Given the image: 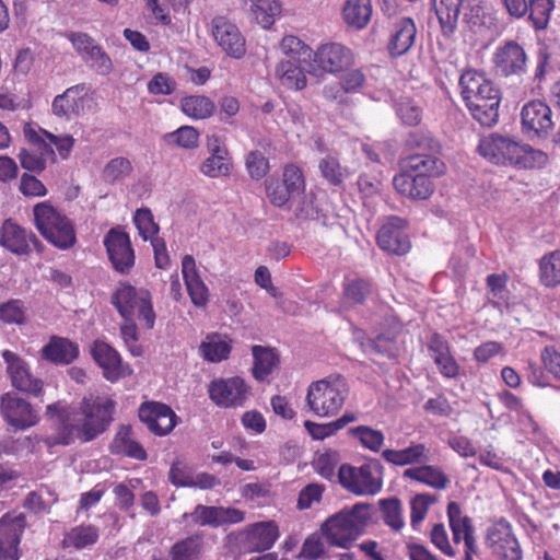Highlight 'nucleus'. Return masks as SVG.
<instances>
[{
	"instance_id": "obj_32",
	"label": "nucleus",
	"mask_w": 560,
	"mask_h": 560,
	"mask_svg": "<svg viewBox=\"0 0 560 560\" xmlns=\"http://www.w3.org/2000/svg\"><path fill=\"white\" fill-rule=\"evenodd\" d=\"M43 358L59 363L70 364L79 355L78 345L67 338L54 336L42 350Z\"/></svg>"
},
{
	"instance_id": "obj_62",
	"label": "nucleus",
	"mask_w": 560,
	"mask_h": 560,
	"mask_svg": "<svg viewBox=\"0 0 560 560\" xmlns=\"http://www.w3.org/2000/svg\"><path fill=\"white\" fill-rule=\"evenodd\" d=\"M324 491V487L317 483H310L305 488H303L299 493L298 499V509L306 510L312 506L314 502H319L322 499V494Z\"/></svg>"
},
{
	"instance_id": "obj_6",
	"label": "nucleus",
	"mask_w": 560,
	"mask_h": 560,
	"mask_svg": "<svg viewBox=\"0 0 560 560\" xmlns=\"http://www.w3.org/2000/svg\"><path fill=\"white\" fill-rule=\"evenodd\" d=\"M371 505L357 503L351 509H343L330 516L323 525L322 533L327 542L332 546L349 548L370 520Z\"/></svg>"
},
{
	"instance_id": "obj_43",
	"label": "nucleus",
	"mask_w": 560,
	"mask_h": 560,
	"mask_svg": "<svg viewBox=\"0 0 560 560\" xmlns=\"http://www.w3.org/2000/svg\"><path fill=\"white\" fill-rule=\"evenodd\" d=\"M180 107L185 115L195 119L208 118L214 112L213 102L201 95L184 97L180 102Z\"/></svg>"
},
{
	"instance_id": "obj_22",
	"label": "nucleus",
	"mask_w": 560,
	"mask_h": 560,
	"mask_svg": "<svg viewBox=\"0 0 560 560\" xmlns=\"http://www.w3.org/2000/svg\"><path fill=\"white\" fill-rule=\"evenodd\" d=\"M91 354L103 369L104 377L112 383L129 375L131 372L128 366L122 364L119 353L104 341H94Z\"/></svg>"
},
{
	"instance_id": "obj_30",
	"label": "nucleus",
	"mask_w": 560,
	"mask_h": 560,
	"mask_svg": "<svg viewBox=\"0 0 560 560\" xmlns=\"http://www.w3.org/2000/svg\"><path fill=\"white\" fill-rule=\"evenodd\" d=\"M208 148L210 156L201 164V173L212 178L228 175L230 173L228 150L220 144L217 137L209 139Z\"/></svg>"
},
{
	"instance_id": "obj_64",
	"label": "nucleus",
	"mask_w": 560,
	"mask_h": 560,
	"mask_svg": "<svg viewBox=\"0 0 560 560\" xmlns=\"http://www.w3.org/2000/svg\"><path fill=\"white\" fill-rule=\"evenodd\" d=\"M545 368L556 378H560V353L551 346L545 347L540 354Z\"/></svg>"
},
{
	"instance_id": "obj_3",
	"label": "nucleus",
	"mask_w": 560,
	"mask_h": 560,
	"mask_svg": "<svg viewBox=\"0 0 560 560\" xmlns=\"http://www.w3.org/2000/svg\"><path fill=\"white\" fill-rule=\"evenodd\" d=\"M460 95L474 119L492 127L499 119L500 90L483 73L467 70L459 78Z\"/></svg>"
},
{
	"instance_id": "obj_4",
	"label": "nucleus",
	"mask_w": 560,
	"mask_h": 560,
	"mask_svg": "<svg viewBox=\"0 0 560 560\" xmlns=\"http://www.w3.org/2000/svg\"><path fill=\"white\" fill-rule=\"evenodd\" d=\"M445 165L436 156L430 154H411L402 166L401 173L393 179L395 189L412 200H425L434 191L432 176L444 173Z\"/></svg>"
},
{
	"instance_id": "obj_38",
	"label": "nucleus",
	"mask_w": 560,
	"mask_h": 560,
	"mask_svg": "<svg viewBox=\"0 0 560 560\" xmlns=\"http://www.w3.org/2000/svg\"><path fill=\"white\" fill-rule=\"evenodd\" d=\"M244 4L247 7L253 19L264 28H269L275 23V18L281 11L278 0H244Z\"/></svg>"
},
{
	"instance_id": "obj_20",
	"label": "nucleus",
	"mask_w": 560,
	"mask_h": 560,
	"mask_svg": "<svg viewBox=\"0 0 560 560\" xmlns=\"http://www.w3.org/2000/svg\"><path fill=\"white\" fill-rule=\"evenodd\" d=\"M352 62V51L340 43L323 44L314 52V63L328 73L340 72Z\"/></svg>"
},
{
	"instance_id": "obj_21",
	"label": "nucleus",
	"mask_w": 560,
	"mask_h": 560,
	"mask_svg": "<svg viewBox=\"0 0 560 560\" xmlns=\"http://www.w3.org/2000/svg\"><path fill=\"white\" fill-rule=\"evenodd\" d=\"M1 412L5 421L16 429H26L37 422L31 404L15 394L7 393L1 397Z\"/></svg>"
},
{
	"instance_id": "obj_51",
	"label": "nucleus",
	"mask_w": 560,
	"mask_h": 560,
	"mask_svg": "<svg viewBox=\"0 0 560 560\" xmlns=\"http://www.w3.org/2000/svg\"><path fill=\"white\" fill-rule=\"evenodd\" d=\"M0 320L5 325H23L26 322L24 302L12 299L0 304Z\"/></svg>"
},
{
	"instance_id": "obj_34",
	"label": "nucleus",
	"mask_w": 560,
	"mask_h": 560,
	"mask_svg": "<svg viewBox=\"0 0 560 560\" xmlns=\"http://www.w3.org/2000/svg\"><path fill=\"white\" fill-rule=\"evenodd\" d=\"M464 0H433V7L444 36H452L457 27Z\"/></svg>"
},
{
	"instance_id": "obj_29",
	"label": "nucleus",
	"mask_w": 560,
	"mask_h": 560,
	"mask_svg": "<svg viewBox=\"0 0 560 560\" xmlns=\"http://www.w3.org/2000/svg\"><path fill=\"white\" fill-rule=\"evenodd\" d=\"M149 295L148 291H137L135 287L121 283L112 295V303L126 320L132 318L136 308Z\"/></svg>"
},
{
	"instance_id": "obj_11",
	"label": "nucleus",
	"mask_w": 560,
	"mask_h": 560,
	"mask_svg": "<svg viewBox=\"0 0 560 560\" xmlns=\"http://www.w3.org/2000/svg\"><path fill=\"white\" fill-rule=\"evenodd\" d=\"M103 244L113 268L122 275L129 273L136 259L129 235L120 226L112 228L105 234Z\"/></svg>"
},
{
	"instance_id": "obj_42",
	"label": "nucleus",
	"mask_w": 560,
	"mask_h": 560,
	"mask_svg": "<svg viewBox=\"0 0 560 560\" xmlns=\"http://www.w3.org/2000/svg\"><path fill=\"white\" fill-rule=\"evenodd\" d=\"M405 144L409 150L417 151L415 154H430L436 156L435 154L440 151V143L425 130L409 132Z\"/></svg>"
},
{
	"instance_id": "obj_37",
	"label": "nucleus",
	"mask_w": 560,
	"mask_h": 560,
	"mask_svg": "<svg viewBox=\"0 0 560 560\" xmlns=\"http://www.w3.org/2000/svg\"><path fill=\"white\" fill-rule=\"evenodd\" d=\"M342 16L345 22L357 30L364 28L372 16L371 0H347Z\"/></svg>"
},
{
	"instance_id": "obj_47",
	"label": "nucleus",
	"mask_w": 560,
	"mask_h": 560,
	"mask_svg": "<svg viewBox=\"0 0 560 560\" xmlns=\"http://www.w3.org/2000/svg\"><path fill=\"white\" fill-rule=\"evenodd\" d=\"M349 434L358 439L363 447L377 453L385 441L382 431L368 425H358L349 429Z\"/></svg>"
},
{
	"instance_id": "obj_52",
	"label": "nucleus",
	"mask_w": 560,
	"mask_h": 560,
	"mask_svg": "<svg viewBox=\"0 0 560 560\" xmlns=\"http://www.w3.org/2000/svg\"><path fill=\"white\" fill-rule=\"evenodd\" d=\"M98 539V530L92 525L77 526L72 528L66 536L65 542L77 549L85 548L93 545Z\"/></svg>"
},
{
	"instance_id": "obj_63",
	"label": "nucleus",
	"mask_w": 560,
	"mask_h": 560,
	"mask_svg": "<svg viewBox=\"0 0 560 560\" xmlns=\"http://www.w3.org/2000/svg\"><path fill=\"white\" fill-rule=\"evenodd\" d=\"M175 88V81L164 73L155 74L148 84V90L152 94L170 95Z\"/></svg>"
},
{
	"instance_id": "obj_16",
	"label": "nucleus",
	"mask_w": 560,
	"mask_h": 560,
	"mask_svg": "<svg viewBox=\"0 0 560 560\" xmlns=\"http://www.w3.org/2000/svg\"><path fill=\"white\" fill-rule=\"evenodd\" d=\"M521 122L525 133L546 138L553 127L551 108L542 101H530L521 110Z\"/></svg>"
},
{
	"instance_id": "obj_9",
	"label": "nucleus",
	"mask_w": 560,
	"mask_h": 560,
	"mask_svg": "<svg viewBox=\"0 0 560 560\" xmlns=\"http://www.w3.org/2000/svg\"><path fill=\"white\" fill-rule=\"evenodd\" d=\"M35 225L39 233L52 245L68 249L75 244L77 236L71 221L47 202L33 209Z\"/></svg>"
},
{
	"instance_id": "obj_55",
	"label": "nucleus",
	"mask_w": 560,
	"mask_h": 560,
	"mask_svg": "<svg viewBox=\"0 0 560 560\" xmlns=\"http://www.w3.org/2000/svg\"><path fill=\"white\" fill-rule=\"evenodd\" d=\"M447 517L451 529L463 533V537L474 534L475 529L471 518L462 514V509L457 502L453 501L447 504Z\"/></svg>"
},
{
	"instance_id": "obj_13",
	"label": "nucleus",
	"mask_w": 560,
	"mask_h": 560,
	"mask_svg": "<svg viewBox=\"0 0 560 560\" xmlns=\"http://www.w3.org/2000/svg\"><path fill=\"white\" fill-rule=\"evenodd\" d=\"M493 63L500 75L521 78L527 71V54L517 42L506 40L497 48Z\"/></svg>"
},
{
	"instance_id": "obj_35",
	"label": "nucleus",
	"mask_w": 560,
	"mask_h": 560,
	"mask_svg": "<svg viewBox=\"0 0 560 560\" xmlns=\"http://www.w3.org/2000/svg\"><path fill=\"white\" fill-rule=\"evenodd\" d=\"M402 477L438 490L446 489L450 485L448 477L440 468L431 465L408 468L404 471Z\"/></svg>"
},
{
	"instance_id": "obj_58",
	"label": "nucleus",
	"mask_w": 560,
	"mask_h": 560,
	"mask_svg": "<svg viewBox=\"0 0 560 560\" xmlns=\"http://www.w3.org/2000/svg\"><path fill=\"white\" fill-rule=\"evenodd\" d=\"M199 133L197 129L190 126H183L177 130L166 135V139L170 142L177 144L185 149H191L197 147Z\"/></svg>"
},
{
	"instance_id": "obj_2",
	"label": "nucleus",
	"mask_w": 560,
	"mask_h": 560,
	"mask_svg": "<svg viewBox=\"0 0 560 560\" xmlns=\"http://www.w3.org/2000/svg\"><path fill=\"white\" fill-rule=\"evenodd\" d=\"M478 152L494 165L517 168L541 167L548 160L542 151L498 132L482 137L479 140Z\"/></svg>"
},
{
	"instance_id": "obj_57",
	"label": "nucleus",
	"mask_w": 560,
	"mask_h": 560,
	"mask_svg": "<svg viewBox=\"0 0 560 560\" xmlns=\"http://www.w3.org/2000/svg\"><path fill=\"white\" fill-rule=\"evenodd\" d=\"M133 222L144 241L154 238V235L159 232V226L154 223L153 215L149 209H138L135 213Z\"/></svg>"
},
{
	"instance_id": "obj_50",
	"label": "nucleus",
	"mask_w": 560,
	"mask_h": 560,
	"mask_svg": "<svg viewBox=\"0 0 560 560\" xmlns=\"http://www.w3.org/2000/svg\"><path fill=\"white\" fill-rule=\"evenodd\" d=\"M380 506L384 523L394 530H400L405 524L400 500L397 498L383 499L380 501Z\"/></svg>"
},
{
	"instance_id": "obj_12",
	"label": "nucleus",
	"mask_w": 560,
	"mask_h": 560,
	"mask_svg": "<svg viewBox=\"0 0 560 560\" xmlns=\"http://www.w3.org/2000/svg\"><path fill=\"white\" fill-rule=\"evenodd\" d=\"M74 50L85 63L101 75H108L113 70V61L108 54L86 33L73 32L68 35Z\"/></svg>"
},
{
	"instance_id": "obj_7",
	"label": "nucleus",
	"mask_w": 560,
	"mask_h": 560,
	"mask_svg": "<svg viewBox=\"0 0 560 560\" xmlns=\"http://www.w3.org/2000/svg\"><path fill=\"white\" fill-rule=\"evenodd\" d=\"M348 393L349 387L342 376H330L308 386L306 404L316 416L330 417L341 409Z\"/></svg>"
},
{
	"instance_id": "obj_44",
	"label": "nucleus",
	"mask_w": 560,
	"mask_h": 560,
	"mask_svg": "<svg viewBox=\"0 0 560 560\" xmlns=\"http://www.w3.org/2000/svg\"><path fill=\"white\" fill-rule=\"evenodd\" d=\"M540 280L546 287L560 283V250L544 255L539 261Z\"/></svg>"
},
{
	"instance_id": "obj_53",
	"label": "nucleus",
	"mask_w": 560,
	"mask_h": 560,
	"mask_svg": "<svg viewBox=\"0 0 560 560\" xmlns=\"http://www.w3.org/2000/svg\"><path fill=\"white\" fill-rule=\"evenodd\" d=\"M132 172V165L126 158L112 159L104 167L102 177L108 184H115L125 179Z\"/></svg>"
},
{
	"instance_id": "obj_54",
	"label": "nucleus",
	"mask_w": 560,
	"mask_h": 560,
	"mask_svg": "<svg viewBox=\"0 0 560 560\" xmlns=\"http://www.w3.org/2000/svg\"><path fill=\"white\" fill-rule=\"evenodd\" d=\"M506 282L508 276L505 273H492L489 275L486 279L487 287L490 290V294L492 296L490 303L495 308H501L502 304L506 303L508 301L509 290L506 288Z\"/></svg>"
},
{
	"instance_id": "obj_40",
	"label": "nucleus",
	"mask_w": 560,
	"mask_h": 560,
	"mask_svg": "<svg viewBox=\"0 0 560 560\" xmlns=\"http://www.w3.org/2000/svg\"><path fill=\"white\" fill-rule=\"evenodd\" d=\"M276 75L289 89L302 90L306 85V77L296 60H281L277 65Z\"/></svg>"
},
{
	"instance_id": "obj_10",
	"label": "nucleus",
	"mask_w": 560,
	"mask_h": 560,
	"mask_svg": "<svg viewBox=\"0 0 560 560\" xmlns=\"http://www.w3.org/2000/svg\"><path fill=\"white\" fill-rule=\"evenodd\" d=\"M25 139L32 145L31 149H22L18 155L21 166L30 172L40 173L46 168V163L56 161V153L45 138L31 125L23 129Z\"/></svg>"
},
{
	"instance_id": "obj_18",
	"label": "nucleus",
	"mask_w": 560,
	"mask_h": 560,
	"mask_svg": "<svg viewBox=\"0 0 560 560\" xmlns=\"http://www.w3.org/2000/svg\"><path fill=\"white\" fill-rule=\"evenodd\" d=\"M139 419L155 435L168 434L176 425V415L165 404L150 401L143 402L139 408Z\"/></svg>"
},
{
	"instance_id": "obj_23",
	"label": "nucleus",
	"mask_w": 560,
	"mask_h": 560,
	"mask_svg": "<svg viewBox=\"0 0 560 560\" xmlns=\"http://www.w3.org/2000/svg\"><path fill=\"white\" fill-rule=\"evenodd\" d=\"M246 386L241 377L213 381L209 386V396L218 406L234 407L243 404Z\"/></svg>"
},
{
	"instance_id": "obj_27",
	"label": "nucleus",
	"mask_w": 560,
	"mask_h": 560,
	"mask_svg": "<svg viewBox=\"0 0 560 560\" xmlns=\"http://www.w3.org/2000/svg\"><path fill=\"white\" fill-rule=\"evenodd\" d=\"M417 35V27L411 18H400L393 25L388 42V51L393 57L407 54L412 47Z\"/></svg>"
},
{
	"instance_id": "obj_25",
	"label": "nucleus",
	"mask_w": 560,
	"mask_h": 560,
	"mask_svg": "<svg viewBox=\"0 0 560 560\" xmlns=\"http://www.w3.org/2000/svg\"><path fill=\"white\" fill-rule=\"evenodd\" d=\"M2 357L8 365L7 369L13 387L38 396L43 389V382L31 375L24 361L9 350L3 351Z\"/></svg>"
},
{
	"instance_id": "obj_59",
	"label": "nucleus",
	"mask_w": 560,
	"mask_h": 560,
	"mask_svg": "<svg viewBox=\"0 0 560 560\" xmlns=\"http://www.w3.org/2000/svg\"><path fill=\"white\" fill-rule=\"evenodd\" d=\"M246 168L253 179H261L269 172L268 159L260 151H252L246 156Z\"/></svg>"
},
{
	"instance_id": "obj_24",
	"label": "nucleus",
	"mask_w": 560,
	"mask_h": 560,
	"mask_svg": "<svg viewBox=\"0 0 560 560\" xmlns=\"http://www.w3.org/2000/svg\"><path fill=\"white\" fill-rule=\"evenodd\" d=\"M212 33L218 45L231 57L241 58L245 54V39L236 25L224 18L212 21Z\"/></svg>"
},
{
	"instance_id": "obj_1",
	"label": "nucleus",
	"mask_w": 560,
	"mask_h": 560,
	"mask_svg": "<svg viewBox=\"0 0 560 560\" xmlns=\"http://www.w3.org/2000/svg\"><path fill=\"white\" fill-rule=\"evenodd\" d=\"M115 402L101 396H84L78 409L61 401L48 405L46 412L55 427L47 439L49 445H69L79 438L89 442L103 433L113 421Z\"/></svg>"
},
{
	"instance_id": "obj_39",
	"label": "nucleus",
	"mask_w": 560,
	"mask_h": 560,
	"mask_svg": "<svg viewBox=\"0 0 560 560\" xmlns=\"http://www.w3.org/2000/svg\"><path fill=\"white\" fill-rule=\"evenodd\" d=\"M254 357L253 375L258 381H264L279 363L277 353L262 346L252 348Z\"/></svg>"
},
{
	"instance_id": "obj_14",
	"label": "nucleus",
	"mask_w": 560,
	"mask_h": 560,
	"mask_svg": "<svg viewBox=\"0 0 560 560\" xmlns=\"http://www.w3.org/2000/svg\"><path fill=\"white\" fill-rule=\"evenodd\" d=\"M486 544L502 560H522L521 546L510 523L501 518L487 529Z\"/></svg>"
},
{
	"instance_id": "obj_61",
	"label": "nucleus",
	"mask_w": 560,
	"mask_h": 560,
	"mask_svg": "<svg viewBox=\"0 0 560 560\" xmlns=\"http://www.w3.org/2000/svg\"><path fill=\"white\" fill-rule=\"evenodd\" d=\"M192 472L188 466L179 460L172 464L168 471V480L176 487H188L191 485Z\"/></svg>"
},
{
	"instance_id": "obj_26",
	"label": "nucleus",
	"mask_w": 560,
	"mask_h": 560,
	"mask_svg": "<svg viewBox=\"0 0 560 560\" xmlns=\"http://www.w3.org/2000/svg\"><path fill=\"white\" fill-rule=\"evenodd\" d=\"M279 537L275 522H258L247 526L243 540L244 548L250 552L270 549Z\"/></svg>"
},
{
	"instance_id": "obj_15",
	"label": "nucleus",
	"mask_w": 560,
	"mask_h": 560,
	"mask_svg": "<svg viewBox=\"0 0 560 560\" xmlns=\"http://www.w3.org/2000/svg\"><path fill=\"white\" fill-rule=\"evenodd\" d=\"M25 527L22 513H7L0 518V560H19L18 547Z\"/></svg>"
},
{
	"instance_id": "obj_28",
	"label": "nucleus",
	"mask_w": 560,
	"mask_h": 560,
	"mask_svg": "<svg viewBox=\"0 0 560 560\" xmlns=\"http://www.w3.org/2000/svg\"><path fill=\"white\" fill-rule=\"evenodd\" d=\"M0 245L15 255H26L31 252L28 232L11 219L2 223L0 229Z\"/></svg>"
},
{
	"instance_id": "obj_41",
	"label": "nucleus",
	"mask_w": 560,
	"mask_h": 560,
	"mask_svg": "<svg viewBox=\"0 0 560 560\" xmlns=\"http://www.w3.org/2000/svg\"><path fill=\"white\" fill-rule=\"evenodd\" d=\"M553 10L555 0H528V20L535 31H544L548 27Z\"/></svg>"
},
{
	"instance_id": "obj_17",
	"label": "nucleus",
	"mask_w": 560,
	"mask_h": 560,
	"mask_svg": "<svg viewBox=\"0 0 560 560\" xmlns=\"http://www.w3.org/2000/svg\"><path fill=\"white\" fill-rule=\"evenodd\" d=\"M407 221L400 217H390L377 233V245L394 255H405L410 249V241L405 232Z\"/></svg>"
},
{
	"instance_id": "obj_5",
	"label": "nucleus",
	"mask_w": 560,
	"mask_h": 560,
	"mask_svg": "<svg viewBox=\"0 0 560 560\" xmlns=\"http://www.w3.org/2000/svg\"><path fill=\"white\" fill-rule=\"evenodd\" d=\"M267 198L277 208L292 209L298 219H306L312 214L311 203H307L303 194L305 191V179L302 170L294 164H287L283 167L282 178L270 177L265 182Z\"/></svg>"
},
{
	"instance_id": "obj_48",
	"label": "nucleus",
	"mask_w": 560,
	"mask_h": 560,
	"mask_svg": "<svg viewBox=\"0 0 560 560\" xmlns=\"http://www.w3.org/2000/svg\"><path fill=\"white\" fill-rule=\"evenodd\" d=\"M323 178L332 186H340L348 176V170L342 167L337 158L327 155L318 163Z\"/></svg>"
},
{
	"instance_id": "obj_49",
	"label": "nucleus",
	"mask_w": 560,
	"mask_h": 560,
	"mask_svg": "<svg viewBox=\"0 0 560 560\" xmlns=\"http://www.w3.org/2000/svg\"><path fill=\"white\" fill-rule=\"evenodd\" d=\"M129 428H124L117 434L114 441L116 452L138 460L147 459L145 450L140 443L129 438Z\"/></svg>"
},
{
	"instance_id": "obj_60",
	"label": "nucleus",
	"mask_w": 560,
	"mask_h": 560,
	"mask_svg": "<svg viewBox=\"0 0 560 560\" xmlns=\"http://www.w3.org/2000/svg\"><path fill=\"white\" fill-rule=\"evenodd\" d=\"M280 50L290 57L289 60H296L300 56H311V49L296 36H284L280 43Z\"/></svg>"
},
{
	"instance_id": "obj_46",
	"label": "nucleus",
	"mask_w": 560,
	"mask_h": 560,
	"mask_svg": "<svg viewBox=\"0 0 560 560\" xmlns=\"http://www.w3.org/2000/svg\"><path fill=\"white\" fill-rule=\"evenodd\" d=\"M371 284L363 279H355L343 285L342 305L352 306L363 304L371 295Z\"/></svg>"
},
{
	"instance_id": "obj_45",
	"label": "nucleus",
	"mask_w": 560,
	"mask_h": 560,
	"mask_svg": "<svg viewBox=\"0 0 560 560\" xmlns=\"http://www.w3.org/2000/svg\"><path fill=\"white\" fill-rule=\"evenodd\" d=\"M202 537L192 535L177 541L170 551L171 560H197L201 552Z\"/></svg>"
},
{
	"instance_id": "obj_8",
	"label": "nucleus",
	"mask_w": 560,
	"mask_h": 560,
	"mask_svg": "<svg viewBox=\"0 0 560 560\" xmlns=\"http://www.w3.org/2000/svg\"><path fill=\"white\" fill-rule=\"evenodd\" d=\"M384 466L377 458H369L361 466L343 464L338 470L339 483L357 495H374L383 487Z\"/></svg>"
},
{
	"instance_id": "obj_31",
	"label": "nucleus",
	"mask_w": 560,
	"mask_h": 560,
	"mask_svg": "<svg viewBox=\"0 0 560 560\" xmlns=\"http://www.w3.org/2000/svg\"><path fill=\"white\" fill-rule=\"evenodd\" d=\"M83 85H74L67 89L62 94L57 95L51 104L52 113L58 117L70 119L78 116L83 107Z\"/></svg>"
},
{
	"instance_id": "obj_19",
	"label": "nucleus",
	"mask_w": 560,
	"mask_h": 560,
	"mask_svg": "<svg viewBox=\"0 0 560 560\" xmlns=\"http://www.w3.org/2000/svg\"><path fill=\"white\" fill-rule=\"evenodd\" d=\"M244 516V512L238 509L198 504L191 513H185L183 517H190L195 524L200 526L220 527L241 523Z\"/></svg>"
},
{
	"instance_id": "obj_33",
	"label": "nucleus",
	"mask_w": 560,
	"mask_h": 560,
	"mask_svg": "<svg viewBox=\"0 0 560 560\" xmlns=\"http://www.w3.org/2000/svg\"><path fill=\"white\" fill-rule=\"evenodd\" d=\"M400 330V324L393 319L390 329L387 332H381L375 338L369 339L363 343L364 351L369 354H380L382 357L394 359L397 355L396 335Z\"/></svg>"
},
{
	"instance_id": "obj_56",
	"label": "nucleus",
	"mask_w": 560,
	"mask_h": 560,
	"mask_svg": "<svg viewBox=\"0 0 560 560\" xmlns=\"http://www.w3.org/2000/svg\"><path fill=\"white\" fill-rule=\"evenodd\" d=\"M201 351L206 360L220 362L228 358L231 347L218 336L208 337L207 341L201 343Z\"/></svg>"
},
{
	"instance_id": "obj_36",
	"label": "nucleus",
	"mask_w": 560,
	"mask_h": 560,
	"mask_svg": "<svg viewBox=\"0 0 560 560\" xmlns=\"http://www.w3.org/2000/svg\"><path fill=\"white\" fill-rule=\"evenodd\" d=\"M425 453V445L418 443L402 450L386 448L382 452V457L395 466H407L428 460Z\"/></svg>"
}]
</instances>
